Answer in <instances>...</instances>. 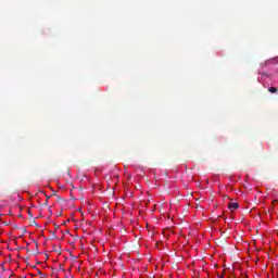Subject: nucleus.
Wrapping results in <instances>:
<instances>
[{
	"label": "nucleus",
	"mask_w": 278,
	"mask_h": 278,
	"mask_svg": "<svg viewBox=\"0 0 278 278\" xmlns=\"http://www.w3.org/2000/svg\"><path fill=\"white\" fill-rule=\"evenodd\" d=\"M229 210H238V207H240V204L236 203V202H230L228 204Z\"/></svg>",
	"instance_id": "f257e3e1"
},
{
	"label": "nucleus",
	"mask_w": 278,
	"mask_h": 278,
	"mask_svg": "<svg viewBox=\"0 0 278 278\" xmlns=\"http://www.w3.org/2000/svg\"><path fill=\"white\" fill-rule=\"evenodd\" d=\"M268 92H271V94H275V92H278V89L276 87H269Z\"/></svg>",
	"instance_id": "f03ea898"
},
{
	"label": "nucleus",
	"mask_w": 278,
	"mask_h": 278,
	"mask_svg": "<svg viewBox=\"0 0 278 278\" xmlns=\"http://www.w3.org/2000/svg\"><path fill=\"white\" fill-rule=\"evenodd\" d=\"M273 205H277L278 204V201L277 200H273Z\"/></svg>",
	"instance_id": "7ed1b4c3"
},
{
	"label": "nucleus",
	"mask_w": 278,
	"mask_h": 278,
	"mask_svg": "<svg viewBox=\"0 0 278 278\" xmlns=\"http://www.w3.org/2000/svg\"><path fill=\"white\" fill-rule=\"evenodd\" d=\"M48 203H49V200H47V201L45 202V205H48Z\"/></svg>",
	"instance_id": "20e7f679"
}]
</instances>
